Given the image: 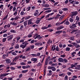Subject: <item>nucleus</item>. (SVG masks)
I'll return each instance as SVG.
<instances>
[{
    "mask_svg": "<svg viewBox=\"0 0 80 80\" xmlns=\"http://www.w3.org/2000/svg\"><path fill=\"white\" fill-rule=\"evenodd\" d=\"M70 4H72V7H75V1L73 0L71 2H70L69 3Z\"/></svg>",
    "mask_w": 80,
    "mask_h": 80,
    "instance_id": "0eeeda50",
    "label": "nucleus"
},
{
    "mask_svg": "<svg viewBox=\"0 0 80 80\" xmlns=\"http://www.w3.org/2000/svg\"><path fill=\"white\" fill-rule=\"evenodd\" d=\"M15 48H19V45L17 44L15 47Z\"/></svg>",
    "mask_w": 80,
    "mask_h": 80,
    "instance_id": "8fccbe9b",
    "label": "nucleus"
},
{
    "mask_svg": "<svg viewBox=\"0 0 80 80\" xmlns=\"http://www.w3.org/2000/svg\"><path fill=\"white\" fill-rule=\"evenodd\" d=\"M28 72V70H24L23 71H22V72L23 73H27Z\"/></svg>",
    "mask_w": 80,
    "mask_h": 80,
    "instance_id": "c03bdc74",
    "label": "nucleus"
},
{
    "mask_svg": "<svg viewBox=\"0 0 80 80\" xmlns=\"http://www.w3.org/2000/svg\"><path fill=\"white\" fill-rule=\"evenodd\" d=\"M32 19H30L29 20L28 22V25H29L30 24H32Z\"/></svg>",
    "mask_w": 80,
    "mask_h": 80,
    "instance_id": "4468645a",
    "label": "nucleus"
},
{
    "mask_svg": "<svg viewBox=\"0 0 80 80\" xmlns=\"http://www.w3.org/2000/svg\"><path fill=\"white\" fill-rule=\"evenodd\" d=\"M11 24L10 23H8V25H7V27L8 28H10V26L11 25Z\"/></svg>",
    "mask_w": 80,
    "mask_h": 80,
    "instance_id": "de8ad7c7",
    "label": "nucleus"
},
{
    "mask_svg": "<svg viewBox=\"0 0 80 80\" xmlns=\"http://www.w3.org/2000/svg\"><path fill=\"white\" fill-rule=\"evenodd\" d=\"M2 57L4 59H5L6 58V55L3 54L2 56Z\"/></svg>",
    "mask_w": 80,
    "mask_h": 80,
    "instance_id": "13d9d810",
    "label": "nucleus"
},
{
    "mask_svg": "<svg viewBox=\"0 0 80 80\" xmlns=\"http://www.w3.org/2000/svg\"><path fill=\"white\" fill-rule=\"evenodd\" d=\"M31 48H28L26 50V52H28L30 50Z\"/></svg>",
    "mask_w": 80,
    "mask_h": 80,
    "instance_id": "4d7b16f0",
    "label": "nucleus"
},
{
    "mask_svg": "<svg viewBox=\"0 0 80 80\" xmlns=\"http://www.w3.org/2000/svg\"><path fill=\"white\" fill-rule=\"evenodd\" d=\"M32 17V16H28L27 17H26L25 18V20H28V19H29V18H30Z\"/></svg>",
    "mask_w": 80,
    "mask_h": 80,
    "instance_id": "b1692460",
    "label": "nucleus"
},
{
    "mask_svg": "<svg viewBox=\"0 0 80 80\" xmlns=\"http://www.w3.org/2000/svg\"><path fill=\"white\" fill-rule=\"evenodd\" d=\"M76 20H77V22H79L80 21V17L78 16H77L76 17Z\"/></svg>",
    "mask_w": 80,
    "mask_h": 80,
    "instance_id": "f8f14e48",
    "label": "nucleus"
},
{
    "mask_svg": "<svg viewBox=\"0 0 80 80\" xmlns=\"http://www.w3.org/2000/svg\"><path fill=\"white\" fill-rule=\"evenodd\" d=\"M42 63L39 62L37 64V67H42Z\"/></svg>",
    "mask_w": 80,
    "mask_h": 80,
    "instance_id": "412c9836",
    "label": "nucleus"
},
{
    "mask_svg": "<svg viewBox=\"0 0 80 80\" xmlns=\"http://www.w3.org/2000/svg\"><path fill=\"white\" fill-rule=\"evenodd\" d=\"M53 68H52V69H51L52 71L53 72H55V71H56V68H55V67H53Z\"/></svg>",
    "mask_w": 80,
    "mask_h": 80,
    "instance_id": "c756f323",
    "label": "nucleus"
},
{
    "mask_svg": "<svg viewBox=\"0 0 80 80\" xmlns=\"http://www.w3.org/2000/svg\"><path fill=\"white\" fill-rule=\"evenodd\" d=\"M63 58H59L58 59V60L59 61V62H60L61 63L63 62Z\"/></svg>",
    "mask_w": 80,
    "mask_h": 80,
    "instance_id": "ddd939ff",
    "label": "nucleus"
},
{
    "mask_svg": "<svg viewBox=\"0 0 80 80\" xmlns=\"http://www.w3.org/2000/svg\"><path fill=\"white\" fill-rule=\"evenodd\" d=\"M62 62L64 63H67V62H68V60H67V59H63Z\"/></svg>",
    "mask_w": 80,
    "mask_h": 80,
    "instance_id": "dca6fc26",
    "label": "nucleus"
},
{
    "mask_svg": "<svg viewBox=\"0 0 80 80\" xmlns=\"http://www.w3.org/2000/svg\"><path fill=\"white\" fill-rule=\"evenodd\" d=\"M37 38H38L39 40H42V37L40 36V35H39L38 36H36Z\"/></svg>",
    "mask_w": 80,
    "mask_h": 80,
    "instance_id": "6e6552de",
    "label": "nucleus"
},
{
    "mask_svg": "<svg viewBox=\"0 0 80 80\" xmlns=\"http://www.w3.org/2000/svg\"><path fill=\"white\" fill-rule=\"evenodd\" d=\"M20 48H22L23 49H24V48L26 47V46L25 45L21 44L20 46Z\"/></svg>",
    "mask_w": 80,
    "mask_h": 80,
    "instance_id": "a211bd4d",
    "label": "nucleus"
},
{
    "mask_svg": "<svg viewBox=\"0 0 80 80\" xmlns=\"http://www.w3.org/2000/svg\"><path fill=\"white\" fill-rule=\"evenodd\" d=\"M77 67L75 68V69L76 70H80V65H77L76 66Z\"/></svg>",
    "mask_w": 80,
    "mask_h": 80,
    "instance_id": "423d86ee",
    "label": "nucleus"
},
{
    "mask_svg": "<svg viewBox=\"0 0 80 80\" xmlns=\"http://www.w3.org/2000/svg\"><path fill=\"white\" fill-rule=\"evenodd\" d=\"M31 7L32 6H29L28 7L26 8L27 11H30V9H31Z\"/></svg>",
    "mask_w": 80,
    "mask_h": 80,
    "instance_id": "6ab92c4d",
    "label": "nucleus"
},
{
    "mask_svg": "<svg viewBox=\"0 0 80 80\" xmlns=\"http://www.w3.org/2000/svg\"><path fill=\"white\" fill-rule=\"evenodd\" d=\"M68 46L69 47H73V46L71 44H68Z\"/></svg>",
    "mask_w": 80,
    "mask_h": 80,
    "instance_id": "3c124183",
    "label": "nucleus"
},
{
    "mask_svg": "<svg viewBox=\"0 0 80 80\" xmlns=\"http://www.w3.org/2000/svg\"><path fill=\"white\" fill-rule=\"evenodd\" d=\"M56 50L57 52H58V51H59L58 46L56 47Z\"/></svg>",
    "mask_w": 80,
    "mask_h": 80,
    "instance_id": "603ef678",
    "label": "nucleus"
},
{
    "mask_svg": "<svg viewBox=\"0 0 80 80\" xmlns=\"http://www.w3.org/2000/svg\"><path fill=\"white\" fill-rule=\"evenodd\" d=\"M77 31V30L76 29H73L72 31L71 32V33H75V32Z\"/></svg>",
    "mask_w": 80,
    "mask_h": 80,
    "instance_id": "a18cd8bd",
    "label": "nucleus"
},
{
    "mask_svg": "<svg viewBox=\"0 0 80 80\" xmlns=\"http://www.w3.org/2000/svg\"><path fill=\"white\" fill-rule=\"evenodd\" d=\"M24 20L23 19H22L20 21V22H19L20 23H23V22H24Z\"/></svg>",
    "mask_w": 80,
    "mask_h": 80,
    "instance_id": "864d4df0",
    "label": "nucleus"
},
{
    "mask_svg": "<svg viewBox=\"0 0 80 80\" xmlns=\"http://www.w3.org/2000/svg\"><path fill=\"white\" fill-rule=\"evenodd\" d=\"M63 18H64V15H63L60 17V20H62Z\"/></svg>",
    "mask_w": 80,
    "mask_h": 80,
    "instance_id": "f704fd0d",
    "label": "nucleus"
},
{
    "mask_svg": "<svg viewBox=\"0 0 80 80\" xmlns=\"http://www.w3.org/2000/svg\"><path fill=\"white\" fill-rule=\"evenodd\" d=\"M57 65H58L57 63H53L52 64L51 66L52 67H55V66H57Z\"/></svg>",
    "mask_w": 80,
    "mask_h": 80,
    "instance_id": "cd10ccee",
    "label": "nucleus"
},
{
    "mask_svg": "<svg viewBox=\"0 0 80 80\" xmlns=\"http://www.w3.org/2000/svg\"><path fill=\"white\" fill-rule=\"evenodd\" d=\"M62 31H58L55 32V33L56 34H58V35H60L61 33H62Z\"/></svg>",
    "mask_w": 80,
    "mask_h": 80,
    "instance_id": "1a4fd4ad",
    "label": "nucleus"
},
{
    "mask_svg": "<svg viewBox=\"0 0 80 80\" xmlns=\"http://www.w3.org/2000/svg\"><path fill=\"white\" fill-rule=\"evenodd\" d=\"M60 14H62L63 13V11L62 10H60L59 11Z\"/></svg>",
    "mask_w": 80,
    "mask_h": 80,
    "instance_id": "774afa93",
    "label": "nucleus"
},
{
    "mask_svg": "<svg viewBox=\"0 0 80 80\" xmlns=\"http://www.w3.org/2000/svg\"><path fill=\"white\" fill-rule=\"evenodd\" d=\"M52 11V9L48 10V11H45V12L46 13H49L50 12H51Z\"/></svg>",
    "mask_w": 80,
    "mask_h": 80,
    "instance_id": "58836bf2",
    "label": "nucleus"
},
{
    "mask_svg": "<svg viewBox=\"0 0 80 80\" xmlns=\"http://www.w3.org/2000/svg\"><path fill=\"white\" fill-rule=\"evenodd\" d=\"M13 37V35H11L10 36H7V38L8 41H11Z\"/></svg>",
    "mask_w": 80,
    "mask_h": 80,
    "instance_id": "7ed1b4c3",
    "label": "nucleus"
},
{
    "mask_svg": "<svg viewBox=\"0 0 80 80\" xmlns=\"http://www.w3.org/2000/svg\"><path fill=\"white\" fill-rule=\"evenodd\" d=\"M23 23H24V27H26L27 25V21H26L24 22Z\"/></svg>",
    "mask_w": 80,
    "mask_h": 80,
    "instance_id": "5701e85b",
    "label": "nucleus"
},
{
    "mask_svg": "<svg viewBox=\"0 0 80 80\" xmlns=\"http://www.w3.org/2000/svg\"><path fill=\"white\" fill-rule=\"evenodd\" d=\"M70 40L73 41L75 40V38H74V37H71L69 38Z\"/></svg>",
    "mask_w": 80,
    "mask_h": 80,
    "instance_id": "e433bc0d",
    "label": "nucleus"
},
{
    "mask_svg": "<svg viewBox=\"0 0 80 80\" xmlns=\"http://www.w3.org/2000/svg\"><path fill=\"white\" fill-rule=\"evenodd\" d=\"M71 18L69 19V21L71 23H72L73 21H74V20H73V17L74 16H76L77 14H78V12L77 11H73L71 12Z\"/></svg>",
    "mask_w": 80,
    "mask_h": 80,
    "instance_id": "f257e3e1",
    "label": "nucleus"
},
{
    "mask_svg": "<svg viewBox=\"0 0 80 80\" xmlns=\"http://www.w3.org/2000/svg\"><path fill=\"white\" fill-rule=\"evenodd\" d=\"M10 32L11 33H16V31H15V30H13L12 29L10 31Z\"/></svg>",
    "mask_w": 80,
    "mask_h": 80,
    "instance_id": "a878e982",
    "label": "nucleus"
},
{
    "mask_svg": "<svg viewBox=\"0 0 80 80\" xmlns=\"http://www.w3.org/2000/svg\"><path fill=\"white\" fill-rule=\"evenodd\" d=\"M70 48H68L67 47L66 48V51H70Z\"/></svg>",
    "mask_w": 80,
    "mask_h": 80,
    "instance_id": "c9c22d12",
    "label": "nucleus"
},
{
    "mask_svg": "<svg viewBox=\"0 0 80 80\" xmlns=\"http://www.w3.org/2000/svg\"><path fill=\"white\" fill-rule=\"evenodd\" d=\"M48 59H46V60L45 61V65H48Z\"/></svg>",
    "mask_w": 80,
    "mask_h": 80,
    "instance_id": "2eb2a0df",
    "label": "nucleus"
},
{
    "mask_svg": "<svg viewBox=\"0 0 80 80\" xmlns=\"http://www.w3.org/2000/svg\"><path fill=\"white\" fill-rule=\"evenodd\" d=\"M35 45L39 46V45H40V42H37L35 43Z\"/></svg>",
    "mask_w": 80,
    "mask_h": 80,
    "instance_id": "e2e57ef3",
    "label": "nucleus"
},
{
    "mask_svg": "<svg viewBox=\"0 0 80 80\" xmlns=\"http://www.w3.org/2000/svg\"><path fill=\"white\" fill-rule=\"evenodd\" d=\"M72 27H75V28L77 27V25H76V24H72Z\"/></svg>",
    "mask_w": 80,
    "mask_h": 80,
    "instance_id": "0e129e2a",
    "label": "nucleus"
},
{
    "mask_svg": "<svg viewBox=\"0 0 80 80\" xmlns=\"http://www.w3.org/2000/svg\"><path fill=\"white\" fill-rule=\"evenodd\" d=\"M73 67H76V66H75V65H73V64H72L71 65V68H73Z\"/></svg>",
    "mask_w": 80,
    "mask_h": 80,
    "instance_id": "ea45409f",
    "label": "nucleus"
},
{
    "mask_svg": "<svg viewBox=\"0 0 80 80\" xmlns=\"http://www.w3.org/2000/svg\"><path fill=\"white\" fill-rule=\"evenodd\" d=\"M62 10H63V11H68V9L67 8H64L62 9Z\"/></svg>",
    "mask_w": 80,
    "mask_h": 80,
    "instance_id": "bb28decb",
    "label": "nucleus"
},
{
    "mask_svg": "<svg viewBox=\"0 0 80 80\" xmlns=\"http://www.w3.org/2000/svg\"><path fill=\"white\" fill-rule=\"evenodd\" d=\"M11 54H12V55H15V56L17 55V54L16 53H15V52L12 51L11 52Z\"/></svg>",
    "mask_w": 80,
    "mask_h": 80,
    "instance_id": "f3484780",
    "label": "nucleus"
},
{
    "mask_svg": "<svg viewBox=\"0 0 80 80\" xmlns=\"http://www.w3.org/2000/svg\"><path fill=\"white\" fill-rule=\"evenodd\" d=\"M53 68V67L51 66H49L48 67V68L49 70H50V69H51L52 70V69Z\"/></svg>",
    "mask_w": 80,
    "mask_h": 80,
    "instance_id": "37998d69",
    "label": "nucleus"
},
{
    "mask_svg": "<svg viewBox=\"0 0 80 80\" xmlns=\"http://www.w3.org/2000/svg\"><path fill=\"white\" fill-rule=\"evenodd\" d=\"M42 6H43V7H46V8L49 7V4H48L47 2H45L44 0H42Z\"/></svg>",
    "mask_w": 80,
    "mask_h": 80,
    "instance_id": "f03ea898",
    "label": "nucleus"
},
{
    "mask_svg": "<svg viewBox=\"0 0 80 80\" xmlns=\"http://www.w3.org/2000/svg\"><path fill=\"white\" fill-rule=\"evenodd\" d=\"M10 23V24H11V25H14V26H17V23L15 22H11Z\"/></svg>",
    "mask_w": 80,
    "mask_h": 80,
    "instance_id": "9b49d317",
    "label": "nucleus"
},
{
    "mask_svg": "<svg viewBox=\"0 0 80 80\" xmlns=\"http://www.w3.org/2000/svg\"><path fill=\"white\" fill-rule=\"evenodd\" d=\"M8 15H7L5 17L3 18L2 20H6V19H7L8 17Z\"/></svg>",
    "mask_w": 80,
    "mask_h": 80,
    "instance_id": "a19ab883",
    "label": "nucleus"
},
{
    "mask_svg": "<svg viewBox=\"0 0 80 80\" xmlns=\"http://www.w3.org/2000/svg\"><path fill=\"white\" fill-rule=\"evenodd\" d=\"M48 28V27H46V26H44L41 29L42 30H45V29H47Z\"/></svg>",
    "mask_w": 80,
    "mask_h": 80,
    "instance_id": "473e14b6",
    "label": "nucleus"
},
{
    "mask_svg": "<svg viewBox=\"0 0 80 80\" xmlns=\"http://www.w3.org/2000/svg\"><path fill=\"white\" fill-rule=\"evenodd\" d=\"M53 18H50L48 19H47L48 20V21H50V20H53Z\"/></svg>",
    "mask_w": 80,
    "mask_h": 80,
    "instance_id": "49530a36",
    "label": "nucleus"
},
{
    "mask_svg": "<svg viewBox=\"0 0 80 80\" xmlns=\"http://www.w3.org/2000/svg\"><path fill=\"white\" fill-rule=\"evenodd\" d=\"M31 61L32 62H36L37 61V58H32L31 59Z\"/></svg>",
    "mask_w": 80,
    "mask_h": 80,
    "instance_id": "9d476101",
    "label": "nucleus"
},
{
    "mask_svg": "<svg viewBox=\"0 0 80 80\" xmlns=\"http://www.w3.org/2000/svg\"><path fill=\"white\" fill-rule=\"evenodd\" d=\"M20 15L22 16L24 15H25V13L23 11H22L20 13Z\"/></svg>",
    "mask_w": 80,
    "mask_h": 80,
    "instance_id": "393cba45",
    "label": "nucleus"
},
{
    "mask_svg": "<svg viewBox=\"0 0 80 80\" xmlns=\"http://www.w3.org/2000/svg\"><path fill=\"white\" fill-rule=\"evenodd\" d=\"M75 47H76V48H78L80 47V46L79 45V44H76L75 46Z\"/></svg>",
    "mask_w": 80,
    "mask_h": 80,
    "instance_id": "72a5a7b5",
    "label": "nucleus"
},
{
    "mask_svg": "<svg viewBox=\"0 0 80 80\" xmlns=\"http://www.w3.org/2000/svg\"><path fill=\"white\" fill-rule=\"evenodd\" d=\"M7 40V38H3L2 39V42H5Z\"/></svg>",
    "mask_w": 80,
    "mask_h": 80,
    "instance_id": "4c0bfd02",
    "label": "nucleus"
},
{
    "mask_svg": "<svg viewBox=\"0 0 80 80\" xmlns=\"http://www.w3.org/2000/svg\"><path fill=\"white\" fill-rule=\"evenodd\" d=\"M79 2L78 1H76V2H75L74 1V5H75L76 4V5H77L78 4H79Z\"/></svg>",
    "mask_w": 80,
    "mask_h": 80,
    "instance_id": "5fc2aeb1",
    "label": "nucleus"
},
{
    "mask_svg": "<svg viewBox=\"0 0 80 80\" xmlns=\"http://www.w3.org/2000/svg\"><path fill=\"white\" fill-rule=\"evenodd\" d=\"M10 68L12 70H15V68L13 67H11Z\"/></svg>",
    "mask_w": 80,
    "mask_h": 80,
    "instance_id": "bf43d9fd",
    "label": "nucleus"
},
{
    "mask_svg": "<svg viewBox=\"0 0 80 80\" xmlns=\"http://www.w3.org/2000/svg\"><path fill=\"white\" fill-rule=\"evenodd\" d=\"M59 47H60V48H62V46H63V45H62V44L60 43L59 44Z\"/></svg>",
    "mask_w": 80,
    "mask_h": 80,
    "instance_id": "338daca9",
    "label": "nucleus"
},
{
    "mask_svg": "<svg viewBox=\"0 0 80 80\" xmlns=\"http://www.w3.org/2000/svg\"><path fill=\"white\" fill-rule=\"evenodd\" d=\"M68 70H69V71H70V72H73V70L71 69L70 68H69L68 69Z\"/></svg>",
    "mask_w": 80,
    "mask_h": 80,
    "instance_id": "09e8293b",
    "label": "nucleus"
},
{
    "mask_svg": "<svg viewBox=\"0 0 80 80\" xmlns=\"http://www.w3.org/2000/svg\"><path fill=\"white\" fill-rule=\"evenodd\" d=\"M15 20H17L19 18V17L17 16L16 18H14Z\"/></svg>",
    "mask_w": 80,
    "mask_h": 80,
    "instance_id": "052dcab7",
    "label": "nucleus"
},
{
    "mask_svg": "<svg viewBox=\"0 0 80 80\" xmlns=\"http://www.w3.org/2000/svg\"><path fill=\"white\" fill-rule=\"evenodd\" d=\"M64 24H65V25H68L70 24V22L68 21H66L65 22Z\"/></svg>",
    "mask_w": 80,
    "mask_h": 80,
    "instance_id": "7c9ffc66",
    "label": "nucleus"
},
{
    "mask_svg": "<svg viewBox=\"0 0 80 80\" xmlns=\"http://www.w3.org/2000/svg\"><path fill=\"white\" fill-rule=\"evenodd\" d=\"M23 77V74H21L19 75V78H21V77Z\"/></svg>",
    "mask_w": 80,
    "mask_h": 80,
    "instance_id": "69168bd1",
    "label": "nucleus"
},
{
    "mask_svg": "<svg viewBox=\"0 0 80 80\" xmlns=\"http://www.w3.org/2000/svg\"><path fill=\"white\" fill-rule=\"evenodd\" d=\"M52 63L53 62L52 61H50L48 63L49 65H52V64H53Z\"/></svg>",
    "mask_w": 80,
    "mask_h": 80,
    "instance_id": "6e6d98bb",
    "label": "nucleus"
},
{
    "mask_svg": "<svg viewBox=\"0 0 80 80\" xmlns=\"http://www.w3.org/2000/svg\"><path fill=\"white\" fill-rule=\"evenodd\" d=\"M61 16V15L60 14H57L56 15V17L55 18V19L57 20V19H58V18H59V17H60Z\"/></svg>",
    "mask_w": 80,
    "mask_h": 80,
    "instance_id": "aec40b11",
    "label": "nucleus"
},
{
    "mask_svg": "<svg viewBox=\"0 0 80 80\" xmlns=\"http://www.w3.org/2000/svg\"><path fill=\"white\" fill-rule=\"evenodd\" d=\"M20 64V65H25L26 63L24 62H22Z\"/></svg>",
    "mask_w": 80,
    "mask_h": 80,
    "instance_id": "680f3d73",
    "label": "nucleus"
},
{
    "mask_svg": "<svg viewBox=\"0 0 80 80\" xmlns=\"http://www.w3.org/2000/svg\"><path fill=\"white\" fill-rule=\"evenodd\" d=\"M5 61L7 63H11V61L9 59H7L5 60Z\"/></svg>",
    "mask_w": 80,
    "mask_h": 80,
    "instance_id": "39448f33",
    "label": "nucleus"
},
{
    "mask_svg": "<svg viewBox=\"0 0 80 80\" xmlns=\"http://www.w3.org/2000/svg\"><path fill=\"white\" fill-rule=\"evenodd\" d=\"M23 28H24V27L23 26H21V27L20 28V30L22 31L23 30Z\"/></svg>",
    "mask_w": 80,
    "mask_h": 80,
    "instance_id": "c85d7f7f",
    "label": "nucleus"
},
{
    "mask_svg": "<svg viewBox=\"0 0 80 80\" xmlns=\"http://www.w3.org/2000/svg\"><path fill=\"white\" fill-rule=\"evenodd\" d=\"M18 10H16L15 11V12H14L13 13V15H14V16H17V14H18Z\"/></svg>",
    "mask_w": 80,
    "mask_h": 80,
    "instance_id": "4be33fe9",
    "label": "nucleus"
},
{
    "mask_svg": "<svg viewBox=\"0 0 80 80\" xmlns=\"http://www.w3.org/2000/svg\"><path fill=\"white\" fill-rule=\"evenodd\" d=\"M25 44H24V45L26 47L27 45L28 44V43L27 41H25Z\"/></svg>",
    "mask_w": 80,
    "mask_h": 80,
    "instance_id": "79ce46f5",
    "label": "nucleus"
},
{
    "mask_svg": "<svg viewBox=\"0 0 80 80\" xmlns=\"http://www.w3.org/2000/svg\"><path fill=\"white\" fill-rule=\"evenodd\" d=\"M38 14H39V12H35L34 14V16H38Z\"/></svg>",
    "mask_w": 80,
    "mask_h": 80,
    "instance_id": "2f4dec72",
    "label": "nucleus"
},
{
    "mask_svg": "<svg viewBox=\"0 0 80 80\" xmlns=\"http://www.w3.org/2000/svg\"><path fill=\"white\" fill-rule=\"evenodd\" d=\"M9 74H10V73H3L1 74V75H0V77H5L8 75H9Z\"/></svg>",
    "mask_w": 80,
    "mask_h": 80,
    "instance_id": "20e7f679",
    "label": "nucleus"
}]
</instances>
